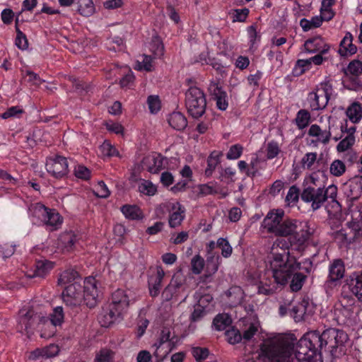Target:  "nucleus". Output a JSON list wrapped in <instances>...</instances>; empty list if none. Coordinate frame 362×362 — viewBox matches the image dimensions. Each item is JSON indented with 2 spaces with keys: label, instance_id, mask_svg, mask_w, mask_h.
<instances>
[{
  "label": "nucleus",
  "instance_id": "obj_1",
  "mask_svg": "<svg viewBox=\"0 0 362 362\" xmlns=\"http://www.w3.org/2000/svg\"><path fill=\"white\" fill-rule=\"evenodd\" d=\"M348 340L347 334L336 329H328L321 334L308 332L300 338L296 346H291V352L296 362H323L319 348L328 346L332 349L344 344Z\"/></svg>",
  "mask_w": 362,
  "mask_h": 362
},
{
  "label": "nucleus",
  "instance_id": "obj_2",
  "mask_svg": "<svg viewBox=\"0 0 362 362\" xmlns=\"http://www.w3.org/2000/svg\"><path fill=\"white\" fill-rule=\"evenodd\" d=\"M288 243L284 239H276L265 259V267L272 272L277 284L285 285L291 278V272L298 267L297 259L291 256Z\"/></svg>",
  "mask_w": 362,
  "mask_h": 362
},
{
  "label": "nucleus",
  "instance_id": "obj_3",
  "mask_svg": "<svg viewBox=\"0 0 362 362\" xmlns=\"http://www.w3.org/2000/svg\"><path fill=\"white\" fill-rule=\"evenodd\" d=\"M257 358L262 362H296L291 352V345L281 334H267L257 351ZM245 362H259L248 358Z\"/></svg>",
  "mask_w": 362,
  "mask_h": 362
},
{
  "label": "nucleus",
  "instance_id": "obj_4",
  "mask_svg": "<svg viewBox=\"0 0 362 362\" xmlns=\"http://www.w3.org/2000/svg\"><path fill=\"white\" fill-rule=\"evenodd\" d=\"M50 320L51 324L44 316L34 314L33 310L22 309L20 311L18 323L21 332L23 330L28 332L29 329L34 327L35 324H37L41 332L40 337L44 339H49L55 333L54 327L60 325L63 322L64 313L61 306H57L54 309Z\"/></svg>",
  "mask_w": 362,
  "mask_h": 362
},
{
  "label": "nucleus",
  "instance_id": "obj_5",
  "mask_svg": "<svg viewBox=\"0 0 362 362\" xmlns=\"http://www.w3.org/2000/svg\"><path fill=\"white\" fill-rule=\"evenodd\" d=\"M136 300L135 292L131 289H117L112 296V304L108 313L100 315V322L107 327L122 317L128 307Z\"/></svg>",
  "mask_w": 362,
  "mask_h": 362
},
{
  "label": "nucleus",
  "instance_id": "obj_6",
  "mask_svg": "<svg viewBox=\"0 0 362 362\" xmlns=\"http://www.w3.org/2000/svg\"><path fill=\"white\" fill-rule=\"evenodd\" d=\"M313 233V230L307 221L288 218L282 222L276 235L288 237V245H296L300 250L309 240Z\"/></svg>",
  "mask_w": 362,
  "mask_h": 362
},
{
  "label": "nucleus",
  "instance_id": "obj_7",
  "mask_svg": "<svg viewBox=\"0 0 362 362\" xmlns=\"http://www.w3.org/2000/svg\"><path fill=\"white\" fill-rule=\"evenodd\" d=\"M58 283L65 287L62 298L66 305L74 307L81 305L83 302L82 285L76 272L64 271L61 274Z\"/></svg>",
  "mask_w": 362,
  "mask_h": 362
},
{
  "label": "nucleus",
  "instance_id": "obj_8",
  "mask_svg": "<svg viewBox=\"0 0 362 362\" xmlns=\"http://www.w3.org/2000/svg\"><path fill=\"white\" fill-rule=\"evenodd\" d=\"M180 342V339L174 332L170 329H163L160 333L159 340L153 345V354L160 361Z\"/></svg>",
  "mask_w": 362,
  "mask_h": 362
},
{
  "label": "nucleus",
  "instance_id": "obj_9",
  "mask_svg": "<svg viewBox=\"0 0 362 362\" xmlns=\"http://www.w3.org/2000/svg\"><path fill=\"white\" fill-rule=\"evenodd\" d=\"M186 105L192 117H201L204 113L206 105L202 90L197 87L190 88L186 93Z\"/></svg>",
  "mask_w": 362,
  "mask_h": 362
},
{
  "label": "nucleus",
  "instance_id": "obj_10",
  "mask_svg": "<svg viewBox=\"0 0 362 362\" xmlns=\"http://www.w3.org/2000/svg\"><path fill=\"white\" fill-rule=\"evenodd\" d=\"M332 93V86L329 82L318 85L315 91L308 95L310 107L313 110H322L326 107Z\"/></svg>",
  "mask_w": 362,
  "mask_h": 362
},
{
  "label": "nucleus",
  "instance_id": "obj_11",
  "mask_svg": "<svg viewBox=\"0 0 362 362\" xmlns=\"http://www.w3.org/2000/svg\"><path fill=\"white\" fill-rule=\"evenodd\" d=\"M83 302L90 307H94L99 299L100 290L98 281L92 276L87 277L82 286Z\"/></svg>",
  "mask_w": 362,
  "mask_h": 362
},
{
  "label": "nucleus",
  "instance_id": "obj_12",
  "mask_svg": "<svg viewBox=\"0 0 362 362\" xmlns=\"http://www.w3.org/2000/svg\"><path fill=\"white\" fill-rule=\"evenodd\" d=\"M298 267L295 268L293 272H291L290 287L293 291H299L305 280L306 274L310 272L312 268V263L310 260H305L303 262H298Z\"/></svg>",
  "mask_w": 362,
  "mask_h": 362
},
{
  "label": "nucleus",
  "instance_id": "obj_13",
  "mask_svg": "<svg viewBox=\"0 0 362 362\" xmlns=\"http://www.w3.org/2000/svg\"><path fill=\"white\" fill-rule=\"evenodd\" d=\"M301 199L310 203L313 210H317L326 200L325 190L322 187H305L301 194Z\"/></svg>",
  "mask_w": 362,
  "mask_h": 362
},
{
  "label": "nucleus",
  "instance_id": "obj_14",
  "mask_svg": "<svg viewBox=\"0 0 362 362\" xmlns=\"http://www.w3.org/2000/svg\"><path fill=\"white\" fill-rule=\"evenodd\" d=\"M284 211L282 209L270 211L264 218L262 227L267 232L276 235L282 223Z\"/></svg>",
  "mask_w": 362,
  "mask_h": 362
},
{
  "label": "nucleus",
  "instance_id": "obj_15",
  "mask_svg": "<svg viewBox=\"0 0 362 362\" xmlns=\"http://www.w3.org/2000/svg\"><path fill=\"white\" fill-rule=\"evenodd\" d=\"M46 169L48 173L54 177H62L68 172V163L64 157H49L46 161Z\"/></svg>",
  "mask_w": 362,
  "mask_h": 362
},
{
  "label": "nucleus",
  "instance_id": "obj_16",
  "mask_svg": "<svg viewBox=\"0 0 362 362\" xmlns=\"http://www.w3.org/2000/svg\"><path fill=\"white\" fill-rule=\"evenodd\" d=\"M168 211V223L170 227L175 228L181 224L185 216V208L177 201H170L164 204Z\"/></svg>",
  "mask_w": 362,
  "mask_h": 362
},
{
  "label": "nucleus",
  "instance_id": "obj_17",
  "mask_svg": "<svg viewBox=\"0 0 362 362\" xmlns=\"http://www.w3.org/2000/svg\"><path fill=\"white\" fill-rule=\"evenodd\" d=\"M185 279L182 274H175L170 284L165 288L163 292V297L165 300H170L174 296H177L182 291L184 290V283Z\"/></svg>",
  "mask_w": 362,
  "mask_h": 362
},
{
  "label": "nucleus",
  "instance_id": "obj_18",
  "mask_svg": "<svg viewBox=\"0 0 362 362\" xmlns=\"http://www.w3.org/2000/svg\"><path fill=\"white\" fill-rule=\"evenodd\" d=\"M60 241L67 251H71L82 246V235L76 231H68L60 236Z\"/></svg>",
  "mask_w": 362,
  "mask_h": 362
},
{
  "label": "nucleus",
  "instance_id": "obj_19",
  "mask_svg": "<svg viewBox=\"0 0 362 362\" xmlns=\"http://www.w3.org/2000/svg\"><path fill=\"white\" fill-rule=\"evenodd\" d=\"M168 160L159 154L150 155L143 160L144 167L151 173H157L166 167Z\"/></svg>",
  "mask_w": 362,
  "mask_h": 362
},
{
  "label": "nucleus",
  "instance_id": "obj_20",
  "mask_svg": "<svg viewBox=\"0 0 362 362\" xmlns=\"http://www.w3.org/2000/svg\"><path fill=\"white\" fill-rule=\"evenodd\" d=\"M329 46L320 36L307 40L304 43V50L308 53L319 52L324 54L328 52Z\"/></svg>",
  "mask_w": 362,
  "mask_h": 362
},
{
  "label": "nucleus",
  "instance_id": "obj_21",
  "mask_svg": "<svg viewBox=\"0 0 362 362\" xmlns=\"http://www.w3.org/2000/svg\"><path fill=\"white\" fill-rule=\"evenodd\" d=\"M28 211L29 216L35 224H42L47 216L48 209L40 203H35L30 205Z\"/></svg>",
  "mask_w": 362,
  "mask_h": 362
},
{
  "label": "nucleus",
  "instance_id": "obj_22",
  "mask_svg": "<svg viewBox=\"0 0 362 362\" xmlns=\"http://www.w3.org/2000/svg\"><path fill=\"white\" fill-rule=\"evenodd\" d=\"M353 35L347 32L339 45V53L343 57H349L354 54L357 52V47L353 44Z\"/></svg>",
  "mask_w": 362,
  "mask_h": 362
},
{
  "label": "nucleus",
  "instance_id": "obj_23",
  "mask_svg": "<svg viewBox=\"0 0 362 362\" xmlns=\"http://www.w3.org/2000/svg\"><path fill=\"white\" fill-rule=\"evenodd\" d=\"M257 333L261 334V341L268 332H263L261 328L260 322L257 319L251 320L246 325L243 334V338L245 340H250ZM270 332L269 334H271ZM262 342H260L261 344Z\"/></svg>",
  "mask_w": 362,
  "mask_h": 362
},
{
  "label": "nucleus",
  "instance_id": "obj_24",
  "mask_svg": "<svg viewBox=\"0 0 362 362\" xmlns=\"http://www.w3.org/2000/svg\"><path fill=\"white\" fill-rule=\"evenodd\" d=\"M165 276L163 269L160 267L156 269L155 276H151L149 279V291L151 296H157L160 292L161 282Z\"/></svg>",
  "mask_w": 362,
  "mask_h": 362
},
{
  "label": "nucleus",
  "instance_id": "obj_25",
  "mask_svg": "<svg viewBox=\"0 0 362 362\" xmlns=\"http://www.w3.org/2000/svg\"><path fill=\"white\" fill-rule=\"evenodd\" d=\"M278 284L276 281L274 282L271 279L261 277L257 284V292L259 294L271 295L276 291Z\"/></svg>",
  "mask_w": 362,
  "mask_h": 362
},
{
  "label": "nucleus",
  "instance_id": "obj_26",
  "mask_svg": "<svg viewBox=\"0 0 362 362\" xmlns=\"http://www.w3.org/2000/svg\"><path fill=\"white\" fill-rule=\"evenodd\" d=\"M209 90L215 96L218 108L221 110H226L228 105L226 93L223 92L216 83L210 85Z\"/></svg>",
  "mask_w": 362,
  "mask_h": 362
},
{
  "label": "nucleus",
  "instance_id": "obj_27",
  "mask_svg": "<svg viewBox=\"0 0 362 362\" xmlns=\"http://www.w3.org/2000/svg\"><path fill=\"white\" fill-rule=\"evenodd\" d=\"M54 262L46 259L38 260L35 264V270L33 274H28L29 278L35 276L43 277L47 275L53 268Z\"/></svg>",
  "mask_w": 362,
  "mask_h": 362
},
{
  "label": "nucleus",
  "instance_id": "obj_28",
  "mask_svg": "<svg viewBox=\"0 0 362 362\" xmlns=\"http://www.w3.org/2000/svg\"><path fill=\"white\" fill-rule=\"evenodd\" d=\"M345 272L344 265L341 260L335 259L329 266V279L332 281H337L343 278Z\"/></svg>",
  "mask_w": 362,
  "mask_h": 362
},
{
  "label": "nucleus",
  "instance_id": "obj_29",
  "mask_svg": "<svg viewBox=\"0 0 362 362\" xmlns=\"http://www.w3.org/2000/svg\"><path fill=\"white\" fill-rule=\"evenodd\" d=\"M170 126L178 131L184 129L187 125V121L183 114L180 112L171 113L168 118Z\"/></svg>",
  "mask_w": 362,
  "mask_h": 362
},
{
  "label": "nucleus",
  "instance_id": "obj_30",
  "mask_svg": "<svg viewBox=\"0 0 362 362\" xmlns=\"http://www.w3.org/2000/svg\"><path fill=\"white\" fill-rule=\"evenodd\" d=\"M346 115L352 123H358L362 119V104L353 102L346 109Z\"/></svg>",
  "mask_w": 362,
  "mask_h": 362
},
{
  "label": "nucleus",
  "instance_id": "obj_31",
  "mask_svg": "<svg viewBox=\"0 0 362 362\" xmlns=\"http://www.w3.org/2000/svg\"><path fill=\"white\" fill-rule=\"evenodd\" d=\"M124 217L129 220L140 221L144 218L142 211L136 205H124L121 208Z\"/></svg>",
  "mask_w": 362,
  "mask_h": 362
},
{
  "label": "nucleus",
  "instance_id": "obj_32",
  "mask_svg": "<svg viewBox=\"0 0 362 362\" xmlns=\"http://www.w3.org/2000/svg\"><path fill=\"white\" fill-rule=\"evenodd\" d=\"M362 194V176H356L349 182L348 197L356 199Z\"/></svg>",
  "mask_w": 362,
  "mask_h": 362
},
{
  "label": "nucleus",
  "instance_id": "obj_33",
  "mask_svg": "<svg viewBox=\"0 0 362 362\" xmlns=\"http://www.w3.org/2000/svg\"><path fill=\"white\" fill-rule=\"evenodd\" d=\"M62 218L54 209H49L42 224L46 225L51 230L57 228L62 223Z\"/></svg>",
  "mask_w": 362,
  "mask_h": 362
},
{
  "label": "nucleus",
  "instance_id": "obj_34",
  "mask_svg": "<svg viewBox=\"0 0 362 362\" xmlns=\"http://www.w3.org/2000/svg\"><path fill=\"white\" fill-rule=\"evenodd\" d=\"M226 296L230 306H236L242 303L244 298V292L239 286H233L227 292Z\"/></svg>",
  "mask_w": 362,
  "mask_h": 362
},
{
  "label": "nucleus",
  "instance_id": "obj_35",
  "mask_svg": "<svg viewBox=\"0 0 362 362\" xmlns=\"http://www.w3.org/2000/svg\"><path fill=\"white\" fill-rule=\"evenodd\" d=\"M77 11L84 17L93 16L95 12V6L93 0H78Z\"/></svg>",
  "mask_w": 362,
  "mask_h": 362
},
{
  "label": "nucleus",
  "instance_id": "obj_36",
  "mask_svg": "<svg viewBox=\"0 0 362 362\" xmlns=\"http://www.w3.org/2000/svg\"><path fill=\"white\" fill-rule=\"evenodd\" d=\"M349 286L351 292L362 301V273L351 275Z\"/></svg>",
  "mask_w": 362,
  "mask_h": 362
},
{
  "label": "nucleus",
  "instance_id": "obj_37",
  "mask_svg": "<svg viewBox=\"0 0 362 362\" xmlns=\"http://www.w3.org/2000/svg\"><path fill=\"white\" fill-rule=\"evenodd\" d=\"M323 21H325L324 16L321 14L315 16L308 20L307 18H303L300 21V25L304 31H308L313 28L320 27Z\"/></svg>",
  "mask_w": 362,
  "mask_h": 362
},
{
  "label": "nucleus",
  "instance_id": "obj_38",
  "mask_svg": "<svg viewBox=\"0 0 362 362\" xmlns=\"http://www.w3.org/2000/svg\"><path fill=\"white\" fill-rule=\"evenodd\" d=\"M197 303L196 305L206 309V311H211L214 307L213 298L210 294L201 295L199 293H196Z\"/></svg>",
  "mask_w": 362,
  "mask_h": 362
},
{
  "label": "nucleus",
  "instance_id": "obj_39",
  "mask_svg": "<svg viewBox=\"0 0 362 362\" xmlns=\"http://www.w3.org/2000/svg\"><path fill=\"white\" fill-rule=\"evenodd\" d=\"M308 134L311 136H315L317 141L322 143L327 142L330 136V134L329 132H322L320 128L316 124H313L310 127Z\"/></svg>",
  "mask_w": 362,
  "mask_h": 362
},
{
  "label": "nucleus",
  "instance_id": "obj_40",
  "mask_svg": "<svg viewBox=\"0 0 362 362\" xmlns=\"http://www.w3.org/2000/svg\"><path fill=\"white\" fill-rule=\"evenodd\" d=\"M220 263L221 258L218 255H211L208 257L206 271L209 276H211L217 272Z\"/></svg>",
  "mask_w": 362,
  "mask_h": 362
},
{
  "label": "nucleus",
  "instance_id": "obj_41",
  "mask_svg": "<svg viewBox=\"0 0 362 362\" xmlns=\"http://www.w3.org/2000/svg\"><path fill=\"white\" fill-rule=\"evenodd\" d=\"M139 191L147 196H153L157 192V187L151 181L142 180L139 184Z\"/></svg>",
  "mask_w": 362,
  "mask_h": 362
},
{
  "label": "nucleus",
  "instance_id": "obj_42",
  "mask_svg": "<svg viewBox=\"0 0 362 362\" xmlns=\"http://www.w3.org/2000/svg\"><path fill=\"white\" fill-rule=\"evenodd\" d=\"M149 49L154 54L155 57L163 56L164 52L163 45L158 36H154L149 44Z\"/></svg>",
  "mask_w": 362,
  "mask_h": 362
},
{
  "label": "nucleus",
  "instance_id": "obj_43",
  "mask_svg": "<svg viewBox=\"0 0 362 362\" xmlns=\"http://www.w3.org/2000/svg\"><path fill=\"white\" fill-rule=\"evenodd\" d=\"M231 323V318L228 314L218 315L214 320L213 324L217 330H223Z\"/></svg>",
  "mask_w": 362,
  "mask_h": 362
},
{
  "label": "nucleus",
  "instance_id": "obj_44",
  "mask_svg": "<svg viewBox=\"0 0 362 362\" xmlns=\"http://www.w3.org/2000/svg\"><path fill=\"white\" fill-rule=\"evenodd\" d=\"M346 170L345 163L339 159L333 160L329 166V173L335 177L341 176Z\"/></svg>",
  "mask_w": 362,
  "mask_h": 362
},
{
  "label": "nucleus",
  "instance_id": "obj_45",
  "mask_svg": "<svg viewBox=\"0 0 362 362\" xmlns=\"http://www.w3.org/2000/svg\"><path fill=\"white\" fill-rule=\"evenodd\" d=\"M115 353L109 349H102L95 354L94 362H113Z\"/></svg>",
  "mask_w": 362,
  "mask_h": 362
},
{
  "label": "nucleus",
  "instance_id": "obj_46",
  "mask_svg": "<svg viewBox=\"0 0 362 362\" xmlns=\"http://www.w3.org/2000/svg\"><path fill=\"white\" fill-rule=\"evenodd\" d=\"M334 3L335 0H323L322 1L320 14L324 16L325 21H329L334 16L331 7Z\"/></svg>",
  "mask_w": 362,
  "mask_h": 362
},
{
  "label": "nucleus",
  "instance_id": "obj_47",
  "mask_svg": "<svg viewBox=\"0 0 362 362\" xmlns=\"http://www.w3.org/2000/svg\"><path fill=\"white\" fill-rule=\"evenodd\" d=\"M135 69L139 71H152L153 69L152 58L150 56L144 55L141 61H137Z\"/></svg>",
  "mask_w": 362,
  "mask_h": 362
},
{
  "label": "nucleus",
  "instance_id": "obj_48",
  "mask_svg": "<svg viewBox=\"0 0 362 362\" xmlns=\"http://www.w3.org/2000/svg\"><path fill=\"white\" fill-rule=\"evenodd\" d=\"M100 151L101 154L104 156L111 157L119 156L116 148L107 141H104L100 146Z\"/></svg>",
  "mask_w": 362,
  "mask_h": 362
},
{
  "label": "nucleus",
  "instance_id": "obj_49",
  "mask_svg": "<svg viewBox=\"0 0 362 362\" xmlns=\"http://www.w3.org/2000/svg\"><path fill=\"white\" fill-rule=\"evenodd\" d=\"M217 247L221 250V255L223 257H229L233 252L232 247L229 244V242L223 238H220L216 242Z\"/></svg>",
  "mask_w": 362,
  "mask_h": 362
},
{
  "label": "nucleus",
  "instance_id": "obj_50",
  "mask_svg": "<svg viewBox=\"0 0 362 362\" xmlns=\"http://www.w3.org/2000/svg\"><path fill=\"white\" fill-rule=\"evenodd\" d=\"M310 116L308 112L304 110H300L296 119L297 126L299 129H303L307 127L310 122Z\"/></svg>",
  "mask_w": 362,
  "mask_h": 362
},
{
  "label": "nucleus",
  "instance_id": "obj_51",
  "mask_svg": "<svg viewBox=\"0 0 362 362\" xmlns=\"http://www.w3.org/2000/svg\"><path fill=\"white\" fill-rule=\"evenodd\" d=\"M316 153H307L301 159V165L304 169H310L317 161Z\"/></svg>",
  "mask_w": 362,
  "mask_h": 362
},
{
  "label": "nucleus",
  "instance_id": "obj_52",
  "mask_svg": "<svg viewBox=\"0 0 362 362\" xmlns=\"http://www.w3.org/2000/svg\"><path fill=\"white\" fill-rule=\"evenodd\" d=\"M204 267V260L199 255H195L191 259L192 271L195 274H199Z\"/></svg>",
  "mask_w": 362,
  "mask_h": 362
},
{
  "label": "nucleus",
  "instance_id": "obj_53",
  "mask_svg": "<svg viewBox=\"0 0 362 362\" xmlns=\"http://www.w3.org/2000/svg\"><path fill=\"white\" fill-rule=\"evenodd\" d=\"M226 337L227 341L231 344L239 343L243 338V335H241L240 332L234 328L227 330L226 332Z\"/></svg>",
  "mask_w": 362,
  "mask_h": 362
},
{
  "label": "nucleus",
  "instance_id": "obj_54",
  "mask_svg": "<svg viewBox=\"0 0 362 362\" xmlns=\"http://www.w3.org/2000/svg\"><path fill=\"white\" fill-rule=\"evenodd\" d=\"M304 185L305 187H321L320 183V175L318 173H313L307 176L304 180Z\"/></svg>",
  "mask_w": 362,
  "mask_h": 362
},
{
  "label": "nucleus",
  "instance_id": "obj_55",
  "mask_svg": "<svg viewBox=\"0 0 362 362\" xmlns=\"http://www.w3.org/2000/svg\"><path fill=\"white\" fill-rule=\"evenodd\" d=\"M147 103L149 110L152 114H156L160 110V100L156 95L149 96L147 100Z\"/></svg>",
  "mask_w": 362,
  "mask_h": 362
},
{
  "label": "nucleus",
  "instance_id": "obj_56",
  "mask_svg": "<svg viewBox=\"0 0 362 362\" xmlns=\"http://www.w3.org/2000/svg\"><path fill=\"white\" fill-rule=\"evenodd\" d=\"M95 194L100 198H107L110 194V191L104 182L100 181L95 187Z\"/></svg>",
  "mask_w": 362,
  "mask_h": 362
},
{
  "label": "nucleus",
  "instance_id": "obj_57",
  "mask_svg": "<svg viewBox=\"0 0 362 362\" xmlns=\"http://www.w3.org/2000/svg\"><path fill=\"white\" fill-rule=\"evenodd\" d=\"M305 304L306 303L303 301L293 307V317L296 321L301 320L303 318L306 313Z\"/></svg>",
  "mask_w": 362,
  "mask_h": 362
},
{
  "label": "nucleus",
  "instance_id": "obj_58",
  "mask_svg": "<svg viewBox=\"0 0 362 362\" xmlns=\"http://www.w3.org/2000/svg\"><path fill=\"white\" fill-rule=\"evenodd\" d=\"M16 30L17 33L15 42L16 45L21 49H26L28 47L26 36L19 30L17 26Z\"/></svg>",
  "mask_w": 362,
  "mask_h": 362
},
{
  "label": "nucleus",
  "instance_id": "obj_59",
  "mask_svg": "<svg viewBox=\"0 0 362 362\" xmlns=\"http://www.w3.org/2000/svg\"><path fill=\"white\" fill-rule=\"evenodd\" d=\"M74 175L79 179L88 180L90 177V171L86 166L78 165L74 168Z\"/></svg>",
  "mask_w": 362,
  "mask_h": 362
},
{
  "label": "nucleus",
  "instance_id": "obj_60",
  "mask_svg": "<svg viewBox=\"0 0 362 362\" xmlns=\"http://www.w3.org/2000/svg\"><path fill=\"white\" fill-rule=\"evenodd\" d=\"M105 127L107 129L112 133L122 136L124 135V129L120 123L109 121L105 123Z\"/></svg>",
  "mask_w": 362,
  "mask_h": 362
},
{
  "label": "nucleus",
  "instance_id": "obj_61",
  "mask_svg": "<svg viewBox=\"0 0 362 362\" xmlns=\"http://www.w3.org/2000/svg\"><path fill=\"white\" fill-rule=\"evenodd\" d=\"M192 354L198 362H202L209 356V351L205 348L196 347L192 349Z\"/></svg>",
  "mask_w": 362,
  "mask_h": 362
},
{
  "label": "nucleus",
  "instance_id": "obj_62",
  "mask_svg": "<svg viewBox=\"0 0 362 362\" xmlns=\"http://www.w3.org/2000/svg\"><path fill=\"white\" fill-rule=\"evenodd\" d=\"M243 153V147L240 145L235 144L232 146L227 153L226 157L230 160L238 159Z\"/></svg>",
  "mask_w": 362,
  "mask_h": 362
},
{
  "label": "nucleus",
  "instance_id": "obj_63",
  "mask_svg": "<svg viewBox=\"0 0 362 362\" xmlns=\"http://www.w3.org/2000/svg\"><path fill=\"white\" fill-rule=\"evenodd\" d=\"M347 72L353 75H359L362 73V62L354 60L347 67Z\"/></svg>",
  "mask_w": 362,
  "mask_h": 362
},
{
  "label": "nucleus",
  "instance_id": "obj_64",
  "mask_svg": "<svg viewBox=\"0 0 362 362\" xmlns=\"http://www.w3.org/2000/svg\"><path fill=\"white\" fill-rule=\"evenodd\" d=\"M247 35L249 38V42L250 46L252 47L259 42V35H258L255 28L254 26H250L247 28Z\"/></svg>",
  "mask_w": 362,
  "mask_h": 362
}]
</instances>
